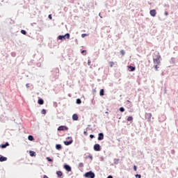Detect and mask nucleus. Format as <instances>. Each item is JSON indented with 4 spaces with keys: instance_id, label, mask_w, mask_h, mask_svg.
Here are the masks:
<instances>
[{
    "instance_id": "obj_28",
    "label": "nucleus",
    "mask_w": 178,
    "mask_h": 178,
    "mask_svg": "<svg viewBox=\"0 0 178 178\" xmlns=\"http://www.w3.org/2000/svg\"><path fill=\"white\" fill-rule=\"evenodd\" d=\"M120 111L122 112V113L124 112V108L123 107H120Z\"/></svg>"
},
{
    "instance_id": "obj_25",
    "label": "nucleus",
    "mask_w": 178,
    "mask_h": 178,
    "mask_svg": "<svg viewBox=\"0 0 178 178\" xmlns=\"http://www.w3.org/2000/svg\"><path fill=\"white\" fill-rule=\"evenodd\" d=\"M29 140L30 141H33V140H34V138H33V137L32 136H29Z\"/></svg>"
},
{
    "instance_id": "obj_40",
    "label": "nucleus",
    "mask_w": 178,
    "mask_h": 178,
    "mask_svg": "<svg viewBox=\"0 0 178 178\" xmlns=\"http://www.w3.org/2000/svg\"><path fill=\"white\" fill-rule=\"evenodd\" d=\"M84 135L87 136V131H84Z\"/></svg>"
},
{
    "instance_id": "obj_24",
    "label": "nucleus",
    "mask_w": 178,
    "mask_h": 178,
    "mask_svg": "<svg viewBox=\"0 0 178 178\" xmlns=\"http://www.w3.org/2000/svg\"><path fill=\"white\" fill-rule=\"evenodd\" d=\"M76 104H81V99H76Z\"/></svg>"
},
{
    "instance_id": "obj_12",
    "label": "nucleus",
    "mask_w": 178,
    "mask_h": 178,
    "mask_svg": "<svg viewBox=\"0 0 178 178\" xmlns=\"http://www.w3.org/2000/svg\"><path fill=\"white\" fill-rule=\"evenodd\" d=\"M72 140H68V141H65V142H63L64 145L68 146V145H70L72 143Z\"/></svg>"
},
{
    "instance_id": "obj_11",
    "label": "nucleus",
    "mask_w": 178,
    "mask_h": 178,
    "mask_svg": "<svg viewBox=\"0 0 178 178\" xmlns=\"http://www.w3.org/2000/svg\"><path fill=\"white\" fill-rule=\"evenodd\" d=\"M64 168H65V170L68 172H70L72 170V168L70 165H64Z\"/></svg>"
},
{
    "instance_id": "obj_41",
    "label": "nucleus",
    "mask_w": 178,
    "mask_h": 178,
    "mask_svg": "<svg viewBox=\"0 0 178 178\" xmlns=\"http://www.w3.org/2000/svg\"><path fill=\"white\" fill-rule=\"evenodd\" d=\"M89 158H90V159H92V156H89Z\"/></svg>"
},
{
    "instance_id": "obj_6",
    "label": "nucleus",
    "mask_w": 178,
    "mask_h": 178,
    "mask_svg": "<svg viewBox=\"0 0 178 178\" xmlns=\"http://www.w3.org/2000/svg\"><path fill=\"white\" fill-rule=\"evenodd\" d=\"M152 116V113H145V119L147 120V122L151 121Z\"/></svg>"
},
{
    "instance_id": "obj_2",
    "label": "nucleus",
    "mask_w": 178,
    "mask_h": 178,
    "mask_svg": "<svg viewBox=\"0 0 178 178\" xmlns=\"http://www.w3.org/2000/svg\"><path fill=\"white\" fill-rule=\"evenodd\" d=\"M66 38H67V40H69L70 38V33H66L64 35H59L58 37V40H63V39L66 40Z\"/></svg>"
},
{
    "instance_id": "obj_20",
    "label": "nucleus",
    "mask_w": 178,
    "mask_h": 178,
    "mask_svg": "<svg viewBox=\"0 0 178 178\" xmlns=\"http://www.w3.org/2000/svg\"><path fill=\"white\" fill-rule=\"evenodd\" d=\"M108 65H110V67H113V65H115V62H113V61H110V62H108Z\"/></svg>"
},
{
    "instance_id": "obj_22",
    "label": "nucleus",
    "mask_w": 178,
    "mask_h": 178,
    "mask_svg": "<svg viewBox=\"0 0 178 178\" xmlns=\"http://www.w3.org/2000/svg\"><path fill=\"white\" fill-rule=\"evenodd\" d=\"M133 117H131V116H129V117H128V118H127V121L128 122H131L132 120H133Z\"/></svg>"
},
{
    "instance_id": "obj_16",
    "label": "nucleus",
    "mask_w": 178,
    "mask_h": 178,
    "mask_svg": "<svg viewBox=\"0 0 178 178\" xmlns=\"http://www.w3.org/2000/svg\"><path fill=\"white\" fill-rule=\"evenodd\" d=\"M56 175L58 177L61 178V177L63 176V172L61 171H58L56 172Z\"/></svg>"
},
{
    "instance_id": "obj_14",
    "label": "nucleus",
    "mask_w": 178,
    "mask_h": 178,
    "mask_svg": "<svg viewBox=\"0 0 178 178\" xmlns=\"http://www.w3.org/2000/svg\"><path fill=\"white\" fill-rule=\"evenodd\" d=\"M56 149L57 150H60V149H62V145H61L60 144H56Z\"/></svg>"
},
{
    "instance_id": "obj_19",
    "label": "nucleus",
    "mask_w": 178,
    "mask_h": 178,
    "mask_svg": "<svg viewBox=\"0 0 178 178\" xmlns=\"http://www.w3.org/2000/svg\"><path fill=\"white\" fill-rule=\"evenodd\" d=\"M30 155L31 157L35 156V152L33 151H30Z\"/></svg>"
},
{
    "instance_id": "obj_15",
    "label": "nucleus",
    "mask_w": 178,
    "mask_h": 178,
    "mask_svg": "<svg viewBox=\"0 0 178 178\" xmlns=\"http://www.w3.org/2000/svg\"><path fill=\"white\" fill-rule=\"evenodd\" d=\"M72 119H73V120H78V119H79L78 115L77 114H74L72 115Z\"/></svg>"
},
{
    "instance_id": "obj_39",
    "label": "nucleus",
    "mask_w": 178,
    "mask_h": 178,
    "mask_svg": "<svg viewBox=\"0 0 178 178\" xmlns=\"http://www.w3.org/2000/svg\"><path fill=\"white\" fill-rule=\"evenodd\" d=\"M26 88H29V84L26 83Z\"/></svg>"
},
{
    "instance_id": "obj_42",
    "label": "nucleus",
    "mask_w": 178,
    "mask_h": 178,
    "mask_svg": "<svg viewBox=\"0 0 178 178\" xmlns=\"http://www.w3.org/2000/svg\"><path fill=\"white\" fill-rule=\"evenodd\" d=\"M107 178H113V177L112 176H108V177H107Z\"/></svg>"
},
{
    "instance_id": "obj_9",
    "label": "nucleus",
    "mask_w": 178,
    "mask_h": 178,
    "mask_svg": "<svg viewBox=\"0 0 178 178\" xmlns=\"http://www.w3.org/2000/svg\"><path fill=\"white\" fill-rule=\"evenodd\" d=\"M5 161H8V158L0 155V162H5Z\"/></svg>"
},
{
    "instance_id": "obj_13",
    "label": "nucleus",
    "mask_w": 178,
    "mask_h": 178,
    "mask_svg": "<svg viewBox=\"0 0 178 178\" xmlns=\"http://www.w3.org/2000/svg\"><path fill=\"white\" fill-rule=\"evenodd\" d=\"M128 68L130 69V72H134L136 70V67L132 65L128 66Z\"/></svg>"
},
{
    "instance_id": "obj_18",
    "label": "nucleus",
    "mask_w": 178,
    "mask_h": 178,
    "mask_svg": "<svg viewBox=\"0 0 178 178\" xmlns=\"http://www.w3.org/2000/svg\"><path fill=\"white\" fill-rule=\"evenodd\" d=\"M38 104L42 105L44 104V100L42 99H40L38 102Z\"/></svg>"
},
{
    "instance_id": "obj_4",
    "label": "nucleus",
    "mask_w": 178,
    "mask_h": 178,
    "mask_svg": "<svg viewBox=\"0 0 178 178\" xmlns=\"http://www.w3.org/2000/svg\"><path fill=\"white\" fill-rule=\"evenodd\" d=\"M102 149L101 145L98 143L94 145V150L95 152H100Z\"/></svg>"
},
{
    "instance_id": "obj_23",
    "label": "nucleus",
    "mask_w": 178,
    "mask_h": 178,
    "mask_svg": "<svg viewBox=\"0 0 178 178\" xmlns=\"http://www.w3.org/2000/svg\"><path fill=\"white\" fill-rule=\"evenodd\" d=\"M41 113H42V115L47 114V110L42 109V111H41Z\"/></svg>"
},
{
    "instance_id": "obj_29",
    "label": "nucleus",
    "mask_w": 178,
    "mask_h": 178,
    "mask_svg": "<svg viewBox=\"0 0 178 178\" xmlns=\"http://www.w3.org/2000/svg\"><path fill=\"white\" fill-rule=\"evenodd\" d=\"M120 54L124 56L125 54V51L124 50L120 51Z\"/></svg>"
},
{
    "instance_id": "obj_38",
    "label": "nucleus",
    "mask_w": 178,
    "mask_h": 178,
    "mask_svg": "<svg viewBox=\"0 0 178 178\" xmlns=\"http://www.w3.org/2000/svg\"><path fill=\"white\" fill-rule=\"evenodd\" d=\"M86 52H87L86 50H83V51H81L82 54H84V53H86Z\"/></svg>"
},
{
    "instance_id": "obj_31",
    "label": "nucleus",
    "mask_w": 178,
    "mask_h": 178,
    "mask_svg": "<svg viewBox=\"0 0 178 178\" xmlns=\"http://www.w3.org/2000/svg\"><path fill=\"white\" fill-rule=\"evenodd\" d=\"M118 162H119V159H115V164L118 163Z\"/></svg>"
},
{
    "instance_id": "obj_1",
    "label": "nucleus",
    "mask_w": 178,
    "mask_h": 178,
    "mask_svg": "<svg viewBox=\"0 0 178 178\" xmlns=\"http://www.w3.org/2000/svg\"><path fill=\"white\" fill-rule=\"evenodd\" d=\"M156 58H153L154 60V63L156 64V65H159L161 63L160 61V58H161V56L159 55V53H156V54L155 55Z\"/></svg>"
},
{
    "instance_id": "obj_33",
    "label": "nucleus",
    "mask_w": 178,
    "mask_h": 178,
    "mask_svg": "<svg viewBox=\"0 0 178 178\" xmlns=\"http://www.w3.org/2000/svg\"><path fill=\"white\" fill-rule=\"evenodd\" d=\"M48 17H49V19H53L51 15H49Z\"/></svg>"
},
{
    "instance_id": "obj_43",
    "label": "nucleus",
    "mask_w": 178,
    "mask_h": 178,
    "mask_svg": "<svg viewBox=\"0 0 178 178\" xmlns=\"http://www.w3.org/2000/svg\"><path fill=\"white\" fill-rule=\"evenodd\" d=\"M43 178H48L47 175H44Z\"/></svg>"
},
{
    "instance_id": "obj_8",
    "label": "nucleus",
    "mask_w": 178,
    "mask_h": 178,
    "mask_svg": "<svg viewBox=\"0 0 178 178\" xmlns=\"http://www.w3.org/2000/svg\"><path fill=\"white\" fill-rule=\"evenodd\" d=\"M9 145H10L9 143L6 142L5 144H1L0 147L1 149H5V148H6V147H8Z\"/></svg>"
},
{
    "instance_id": "obj_45",
    "label": "nucleus",
    "mask_w": 178,
    "mask_h": 178,
    "mask_svg": "<svg viewBox=\"0 0 178 178\" xmlns=\"http://www.w3.org/2000/svg\"><path fill=\"white\" fill-rule=\"evenodd\" d=\"M100 18H102V17L100 16Z\"/></svg>"
},
{
    "instance_id": "obj_36",
    "label": "nucleus",
    "mask_w": 178,
    "mask_h": 178,
    "mask_svg": "<svg viewBox=\"0 0 178 178\" xmlns=\"http://www.w3.org/2000/svg\"><path fill=\"white\" fill-rule=\"evenodd\" d=\"M90 138L92 139V138H95V136H94V135H90Z\"/></svg>"
},
{
    "instance_id": "obj_27",
    "label": "nucleus",
    "mask_w": 178,
    "mask_h": 178,
    "mask_svg": "<svg viewBox=\"0 0 178 178\" xmlns=\"http://www.w3.org/2000/svg\"><path fill=\"white\" fill-rule=\"evenodd\" d=\"M87 36H88V35H87L86 33H83L81 35L82 38H84L85 37H87Z\"/></svg>"
},
{
    "instance_id": "obj_17",
    "label": "nucleus",
    "mask_w": 178,
    "mask_h": 178,
    "mask_svg": "<svg viewBox=\"0 0 178 178\" xmlns=\"http://www.w3.org/2000/svg\"><path fill=\"white\" fill-rule=\"evenodd\" d=\"M99 95L100 96H104V89L100 90Z\"/></svg>"
},
{
    "instance_id": "obj_44",
    "label": "nucleus",
    "mask_w": 178,
    "mask_h": 178,
    "mask_svg": "<svg viewBox=\"0 0 178 178\" xmlns=\"http://www.w3.org/2000/svg\"><path fill=\"white\" fill-rule=\"evenodd\" d=\"M80 165H81V166H83V163H80Z\"/></svg>"
},
{
    "instance_id": "obj_32",
    "label": "nucleus",
    "mask_w": 178,
    "mask_h": 178,
    "mask_svg": "<svg viewBox=\"0 0 178 178\" xmlns=\"http://www.w3.org/2000/svg\"><path fill=\"white\" fill-rule=\"evenodd\" d=\"M134 171H137V166L136 165L134 166Z\"/></svg>"
},
{
    "instance_id": "obj_3",
    "label": "nucleus",
    "mask_w": 178,
    "mask_h": 178,
    "mask_svg": "<svg viewBox=\"0 0 178 178\" xmlns=\"http://www.w3.org/2000/svg\"><path fill=\"white\" fill-rule=\"evenodd\" d=\"M86 178H95V175L92 172H86L84 175Z\"/></svg>"
},
{
    "instance_id": "obj_30",
    "label": "nucleus",
    "mask_w": 178,
    "mask_h": 178,
    "mask_svg": "<svg viewBox=\"0 0 178 178\" xmlns=\"http://www.w3.org/2000/svg\"><path fill=\"white\" fill-rule=\"evenodd\" d=\"M158 65H159V64H156V65H155V66H154V68L156 69V71H158V69H159Z\"/></svg>"
},
{
    "instance_id": "obj_37",
    "label": "nucleus",
    "mask_w": 178,
    "mask_h": 178,
    "mask_svg": "<svg viewBox=\"0 0 178 178\" xmlns=\"http://www.w3.org/2000/svg\"><path fill=\"white\" fill-rule=\"evenodd\" d=\"M165 15L168 16V13L167 11L165 12Z\"/></svg>"
},
{
    "instance_id": "obj_5",
    "label": "nucleus",
    "mask_w": 178,
    "mask_h": 178,
    "mask_svg": "<svg viewBox=\"0 0 178 178\" xmlns=\"http://www.w3.org/2000/svg\"><path fill=\"white\" fill-rule=\"evenodd\" d=\"M68 129V127L66 126H60L57 129L58 131H67Z\"/></svg>"
},
{
    "instance_id": "obj_10",
    "label": "nucleus",
    "mask_w": 178,
    "mask_h": 178,
    "mask_svg": "<svg viewBox=\"0 0 178 178\" xmlns=\"http://www.w3.org/2000/svg\"><path fill=\"white\" fill-rule=\"evenodd\" d=\"M156 15V10H150V16H152V17H155Z\"/></svg>"
},
{
    "instance_id": "obj_21",
    "label": "nucleus",
    "mask_w": 178,
    "mask_h": 178,
    "mask_svg": "<svg viewBox=\"0 0 178 178\" xmlns=\"http://www.w3.org/2000/svg\"><path fill=\"white\" fill-rule=\"evenodd\" d=\"M21 33L24 35H26L27 34V32L25 30H21Z\"/></svg>"
},
{
    "instance_id": "obj_26",
    "label": "nucleus",
    "mask_w": 178,
    "mask_h": 178,
    "mask_svg": "<svg viewBox=\"0 0 178 178\" xmlns=\"http://www.w3.org/2000/svg\"><path fill=\"white\" fill-rule=\"evenodd\" d=\"M47 160L48 162H53V159H51L50 157H47Z\"/></svg>"
},
{
    "instance_id": "obj_35",
    "label": "nucleus",
    "mask_w": 178,
    "mask_h": 178,
    "mask_svg": "<svg viewBox=\"0 0 178 178\" xmlns=\"http://www.w3.org/2000/svg\"><path fill=\"white\" fill-rule=\"evenodd\" d=\"M136 177L138 178H141V175H136Z\"/></svg>"
},
{
    "instance_id": "obj_7",
    "label": "nucleus",
    "mask_w": 178,
    "mask_h": 178,
    "mask_svg": "<svg viewBox=\"0 0 178 178\" xmlns=\"http://www.w3.org/2000/svg\"><path fill=\"white\" fill-rule=\"evenodd\" d=\"M104 134L99 133V134H98L97 140H104Z\"/></svg>"
},
{
    "instance_id": "obj_34",
    "label": "nucleus",
    "mask_w": 178,
    "mask_h": 178,
    "mask_svg": "<svg viewBox=\"0 0 178 178\" xmlns=\"http://www.w3.org/2000/svg\"><path fill=\"white\" fill-rule=\"evenodd\" d=\"M88 65L90 66V65H91V61H90V60H88Z\"/></svg>"
}]
</instances>
